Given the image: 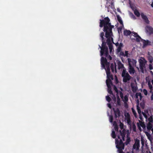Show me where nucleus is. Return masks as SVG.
<instances>
[{"mask_svg":"<svg viewBox=\"0 0 153 153\" xmlns=\"http://www.w3.org/2000/svg\"><path fill=\"white\" fill-rule=\"evenodd\" d=\"M131 33H133V34H134V36L136 37H137V36H138V35L137 34V33L134 32H131Z\"/></svg>","mask_w":153,"mask_h":153,"instance_id":"53","label":"nucleus"},{"mask_svg":"<svg viewBox=\"0 0 153 153\" xmlns=\"http://www.w3.org/2000/svg\"><path fill=\"white\" fill-rule=\"evenodd\" d=\"M151 6L153 7V2H152V4H151Z\"/></svg>","mask_w":153,"mask_h":153,"instance_id":"64","label":"nucleus"},{"mask_svg":"<svg viewBox=\"0 0 153 153\" xmlns=\"http://www.w3.org/2000/svg\"><path fill=\"white\" fill-rule=\"evenodd\" d=\"M123 47V45L122 43H120L119 44V45L118 46L117 49V52L119 53L121 51L122 48Z\"/></svg>","mask_w":153,"mask_h":153,"instance_id":"22","label":"nucleus"},{"mask_svg":"<svg viewBox=\"0 0 153 153\" xmlns=\"http://www.w3.org/2000/svg\"><path fill=\"white\" fill-rule=\"evenodd\" d=\"M120 135L122 137H125L126 133L124 131H121V130L120 131Z\"/></svg>","mask_w":153,"mask_h":153,"instance_id":"35","label":"nucleus"},{"mask_svg":"<svg viewBox=\"0 0 153 153\" xmlns=\"http://www.w3.org/2000/svg\"><path fill=\"white\" fill-rule=\"evenodd\" d=\"M136 95L137 96H139L140 97V100H141L143 97L142 96L140 92L136 93Z\"/></svg>","mask_w":153,"mask_h":153,"instance_id":"42","label":"nucleus"},{"mask_svg":"<svg viewBox=\"0 0 153 153\" xmlns=\"http://www.w3.org/2000/svg\"><path fill=\"white\" fill-rule=\"evenodd\" d=\"M146 30L150 34L153 33V28L150 26H147L146 27Z\"/></svg>","mask_w":153,"mask_h":153,"instance_id":"14","label":"nucleus"},{"mask_svg":"<svg viewBox=\"0 0 153 153\" xmlns=\"http://www.w3.org/2000/svg\"><path fill=\"white\" fill-rule=\"evenodd\" d=\"M132 128H133V130L134 131H136V127L134 124H133L132 125Z\"/></svg>","mask_w":153,"mask_h":153,"instance_id":"52","label":"nucleus"},{"mask_svg":"<svg viewBox=\"0 0 153 153\" xmlns=\"http://www.w3.org/2000/svg\"><path fill=\"white\" fill-rule=\"evenodd\" d=\"M119 94L121 98L122 99H123V93L121 91H120Z\"/></svg>","mask_w":153,"mask_h":153,"instance_id":"48","label":"nucleus"},{"mask_svg":"<svg viewBox=\"0 0 153 153\" xmlns=\"http://www.w3.org/2000/svg\"><path fill=\"white\" fill-rule=\"evenodd\" d=\"M128 72L131 74H134L135 73V70L133 66H131V65L130 66H129Z\"/></svg>","mask_w":153,"mask_h":153,"instance_id":"15","label":"nucleus"},{"mask_svg":"<svg viewBox=\"0 0 153 153\" xmlns=\"http://www.w3.org/2000/svg\"><path fill=\"white\" fill-rule=\"evenodd\" d=\"M125 57L126 56V57H128V51H126L125 52V53H124Z\"/></svg>","mask_w":153,"mask_h":153,"instance_id":"50","label":"nucleus"},{"mask_svg":"<svg viewBox=\"0 0 153 153\" xmlns=\"http://www.w3.org/2000/svg\"><path fill=\"white\" fill-rule=\"evenodd\" d=\"M116 147L118 149V151H119V153H123V150L124 149H123V147H120L118 146V145H117Z\"/></svg>","mask_w":153,"mask_h":153,"instance_id":"24","label":"nucleus"},{"mask_svg":"<svg viewBox=\"0 0 153 153\" xmlns=\"http://www.w3.org/2000/svg\"><path fill=\"white\" fill-rule=\"evenodd\" d=\"M131 141V139L130 137L128 135H127V139L125 143V144L126 145H127L129 144Z\"/></svg>","mask_w":153,"mask_h":153,"instance_id":"23","label":"nucleus"},{"mask_svg":"<svg viewBox=\"0 0 153 153\" xmlns=\"http://www.w3.org/2000/svg\"><path fill=\"white\" fill-rule=\"evenodd\" d=\"M114 90L117 93V95H118V93H119V91L118 90L117 88V87L115 86V85H114Z\"/></svg>","mask_w":153,"mask_h":153,"instance_id":"39","label":"nucleus"},{"mask_svg":"<svg viewBox=\"0 0 153 153\" xmlns=\"http://www.w3.org/2000/svg\"><path fill=\"white\" fill-rule=\"evenodd\" d=\"M111 137L113 138H115L116 137V135L115 132L114 131H113L111 133Z\"/></svg>","mask_w":153,"mask_h":153,"instance_id":"37","label":"nucleus"},{"mask_svg":"<svg viewBox=\"0 0 153 153\" xmlns=\"http://www.w3.org/2000/svg\"><path fill=\"white\" fill-rule=\"evenodd\" d=\"M142 114H143L144 117L146 118V120H147V119H148V116L147 115H146V114L145 112H142Z\"/></svg>","mask_w":153,"mask_h":153,"instance_id":"45","label":"nucleus"},{"mask_svg":"<svg viewBox=\"0 0 153 153\" xmlns=\"http://www.w3.org/2000/svg\"><path fill=\"white\" fill-rule=\"evenodd\" d=\"M141 16L144 21L147 24H149V21L148 19L147 16L145 15L143 13H142L141 14Z\"/></svg>","mask_w":153,"mask_h":153,"instance_id":"13","label":"nucleus"},{"mask_svg":"<svg viewBox=\"0 0 153 153\" xmlns=\"http://www.w3.org/2000/svg\"><path fill=\"white\" fill-rule=\"evenodd\" d=\"M115 143L117 145H118V146L120 147H123V149H124V144L123 143L122 140L121 139H120L119 141L118 140H116Z\"/></svg>","mask_w":153,"mask_h":153,"instance_id":"11","label":"nucleus"},{"mask_svg":"<svg viewBox=\"0 0 153 153\" xmlns=\"http://www.w3.org/2000/svg\"><path fill=\"white\" fill-rule=\"evenodd\" d=\"M105 55V56L107 58L109 59L110 60H111L112 59V58L111 57V56H110L108 54V55L107 56H106V55L105 54V53L104 55Z\"/></svg>","mask_w":153,"mask_h":153,"instance_id":"32","label":"nucleus"},{"mask_svg":"<svg viewBox=\"0 0 153 153\" xmlns=\"http://www.w3.org/2000/svg\"><path fill=\"white\" fill-rule=\"evenodd\" d=\"M116 67H117L116 64L115 62L114 63V65L113 63H112L111 64L110 68H111V71L112 72H114V68L115 72H117V71Z\"/></svg>","mask_w":153,"mask_h":153,"instance_id":"17","label":"nucleus"},{"mask_svg":"<svg viewBox=\"0 0 153 153\" xmlns=\"http://www.w3.org/2000/svg\"><path fill=\"white\" fill-rule=\"evenodd\" d=\"M105 71L106 73L107 79H111L112 80L113 79V76L111 74V72L110 71V68H107L105 69Z\"/></svg>","mask_w":153,"mask_h":153,"instance_id":"9","label":"nucleus"},{"mask_svg":"<svg viewBox=\"0 0 153 153\" xmlns=\"http://www.w3.org/2000/svg\"><path fill=\"white\" fill-rule=\"evenodd\" d=\"M120 55L125 57L124 53L123 51H120Z\"/></svg>","mask_w":153,"mask_h":153,"instance_id":"49","label":"nucleus"},{"mask_svg":"<svg viewBox=\"0 0 153 153\" xmlns=\"http://www.w3.org/2000/svg\"><path fill=\"white\" fill-rule=\"evenodd\" d=\"M124 101H126V102L128 101V97L126 95L124 97Z\"/></svg>","mask_w":153,"mask_h":153,"instance_id":"54","label":"nucleus"},{"mask_svg":"<svg viewBox=\"0 0 153 153\" xmlns=\"http://www.w3.org/2000/svg\"><path fill=\"white\" fill-rule=\"evenodd\" d=\"M102 1H106L105 5V7L107 8L108 9H110V7L111 8L112 5L113 4L112 0H102Z\"/></svg>","mask_w":153,"mask_h":153,"instance_id":"6","label":"nucleus"},{"mask_svg":"<svg viewBox=\"0 0 153 153\" xmlns=\"http://www.w3.org/2000/svg\"><path fill=\"white\" fill-rule=\"evenodd\" d=\"M152 124L149 123L147 125V128L148 130H150L152 128Z\"/></svg>","mask_w":153,"mask_h":153,"instance_id":"26","label":"nucleus"},{"mask_svg":"<svg viewBox=\"0 0 153 153\" xmlns=\"http://www.w3.org/2000/svg\"><path fill=\"white\" fill-rule=\"evenodd\" d=\"M137 38L136 39V41L137 42H139L140 41V40H141L142 41L143 39L141 38V37L138 35V36H137L136 37Z\"/></svg>","mask_w":153,"mask_h":153,"instance_id":"34","label":"nucleus"},{"mask_svg":"<svg viewBox=\"0 0 153 153\" xmlns=\"http://www.w3.org/2000/svg\"><path fill=\"white\" fill-rule=\"evenodd\" d=\"M147 61L145 60L144 61L142 59L139 60L140 68V71L142 73L144 72V69L145 68V64L146 63Z\"/></svg>","mask_w":153,"mask_h":153,"instance_id":"5","label":"nucleus"},{"mask_svg":"<svg viewBox=\"0 0 153 153\" xmlns=\"http://www.w3.org/2000/svg\"><path fill=\"white\" fill-rule=\"evenodd\" d=\"M152 94V95L151 96V99L152 100H153V92Z\"/></svg>","mask_w":153,"mask_h":153,"instance_id":"57","label":"nucleus"},{"mask_svg":"<svg viewBox=\"0 0 153 153\" xmlns=\"http://www.w3.org/2000/svg\"><path fill=\"white\" fill-rule=\"evenodd\" d=\"M142 41H143V48H145L148 45H149V44H150V42L149 40H145L143 39Z\"/></svg>","mask_w":153,"mask_h":153,"instance_id":"16","label":"nucleus"},{"mask_svg":"<svg viewBox=\"0 0 153 153\" xmlns=\"http://www.w3.org/2000/svg\"><path fill=\"white\" fill-rule=\"evenodd\" d=\"M123 33L124 35L128 36L130 35L131 32L130 30H124L123 31Z\"/></svg>","mask_w":153,"mask_h":153,"instance_id":"21","label":"nucleus"},{"mask_svg":"<svg viewBox=\"0 0 153 153\" xmlns=\"http://www.w3.org/2000/svg\"><path fill=\"white\" fill-rule=\"evenodd\" d=\"M150 91L149 92L151 93H152L153 92V88H152V89H150Z\"/></svg>","mask_w":153,"mask_h":153,"instance_id":"59","label":"nucleus"},{"mask_svg":"<svg viewBox=\"0 0 153 153\" xmlns=\"http://www.w3.org/2000/svg\"><path fill=\"white\" fill-rule=\"evenodd\" d=\"M148 59L150 63H152L153 61V57L151 55H149L148 56Z\"/></svg>","mask_w":153,"mask_h":153,"instance_id":"28","label":"nucleus"},{"mask_svg":"<svg viewBox=\"0 0 153 153\" xmlns=\"http://www.w3.org/2000/svg\"><path fill=\"white\" fill-rule=\"evenodd\" d=\"M100 27H103V31L105 32V36L107 38V43L108 45L110 53L111 54L114 51L112 42L114 43L112 37L113 36L112 29L114 26L111 25L110 19L108 17L105 18L103 19H100Z\"/></svg>","mask_w":153,"mask_h":153,"instance_id":"1","label":"nucleus"},{"mask_svg":"<svg viewBox=\"0 0 153 153\" xmlns=\"http://www.w3.org/2000/svg\"><path fill=\"white\" fill-rule=\"evenodd\" d=\"M121 76L123 78V82L126 83L128 81H129L132 78L129 74L126 71V69L125 68L123 69Z\"/></svg>","mask_w":153,"mask_h":153,"instance_id":"3","label":"nucleus"},{"mask_svg":"<svg viewBox=\"0 0 153 153\" xmlns=\"http://www.w3.org/2000/svg\"><path fill=\"white\" fill-rule=\"evenodd\" d=\"M153 116L152 115H151V116H150L149 118H148V120L149 121V123H153Z\"/></svg>","mask_w":153,"mask_h":153,"instance_id":"31","label":"nucleus"},{"mask_svg":"<svg viewBox=\"0 0 153 153\" xmlns=\"http://www.w3.org/2000/svg\"><path fill=\"white\" fill-rule=\"evenodd\" d=\"M140 147V140L137 139L135 140V143L133 146V149H136L138 150Z\"/></svg>","mask_w":153,"mask_h":153,"instance_id":"7","label":"nucleus"},{"mask_svg":"<svg viewBox=\"0 0 153 153\" xmlns=\"http://www.w3.org/2000/svg\"><path fill=\"white\" fill-rule=\"evenodd\" d=\"M127 60L129 66H130V65L132 66L136 65L137 62L135 60L128 58L127 59Z\"/></svg>","mask_w":153,"mask_h":153,"instance_id":"8","label":"nucleus"},{"mask_svg":"<svg viewBox=\"0 0 153 153\" xmlns=\"http://www.w3.org/2000/svg\"><path fill=\"white\" fill-rule=\"evenodd\" d=\"M149 68L150 70H152L153 69V68L152 65L151 64H150L149 65Z\"/></svg>","mask_w":153,"mask_h":153,"instance_id":"55","label":"nucleus"},{"mask_svg":"<svg viewBox=\"0 0 153 153\" xmlns=\"http://www.w3.org/2000/svg\"><path fill=\"white\" fill-rule=\"evenodd\" d=\"M139 114V118L140 120H141V121H143V118L142 117V114L141 113L140 114Z\"/></svg>","mask_w":153,"mask_h":153,"instance_id":"51","label":"nucleus"},{"mask_svg":"<svg viewBox=\"0 0 153 153\" xmlns=\"http://www.w3.org/2000/svg\"><path fill=\"white\" fill-rule=\"evenodd\" d=\"M101 63L102 67L105 70V69L110 68V63L108 62L107 59L103 57L101 58Z\"/></svg>","mask_w":153,"mask_h":153,"instance_id":"4","label":"nucleus"},{"mask_svg":"<svg viewBox=\"0 0 153 153\" xmlns=\"http://www.w3.org/2000/svg\"><path fill=\"white\" fill-rule=\"evenodd\" d=\"M117 17L118 21L119 22L121 25L123 26V22L121 19V17L119 15H117Z\"/></svg>","mask_w":153,"mask_h":153,"instance_id":"25","label":"nucleus"},{"mask_svg":"<svg viewBox=\"0 0 153 153\" xmlns=\"http://www.w3.org/2000/svg\"><path fill=\"white\" fill-rule=\"evenodd\" d=\"M117 105H121L120 100V97L118 95H117Z\"/></svg>","mask_w":153,"mask_h":153,"instance_id":"29","label":"nucleus"},{"mask_svg":"<svg viewBox=\"0 0 153 153\" xmlns=\"http://www.w3.org/2000/svg\"><path fill=\"white\" fill-rule=\"evenodd\" d=\"M104 33L103 32H101L100 34V36L101 37L102 43L101 47L99 45V48L101 49L100 53L101 56L104 55L105 52L106 56L107 55L108 53V48L106 46L107 42H105L104 39Z\"/></svg>","mask_w":153,"mask_h":153,"instance_id":"2","label":"nucleus"},{"mask_svg":"<svg viewBox=\"0 0 153 153\" xmlns=\"http://www.w3.org/2000/svg\"><path fill=\"white\" fill-rule=\"evenodd\" d=\"M148 85L149 89H152L153 88L152 85L151 84V83L149 81L148 82Z\"/></svg>","mask_w":153,"mask_h":153,"instance_id":"47","label":"nucleus"},{"mask_svg":"<svg viewBox=\"0 0 153 153\" xmlns=\"http://www.w3.org/2000/svg\"><path fill=\"white\" fill-rule=\"evenodd\" d=\"M107 105H108V107L110 108H111V104H110V103H108L107 104Z\"/></svg>","mask_w":153,"mask_h":153,"instance_id":"58","label":"nucleus"},{"mask_svg":"<svg viewBox=\"0 0 153 153\" xmlns=\"http://www.w3.org/2000/svg\"><path fill=\"white\" fill-rule=\"evenodd\" d=\"M114 44H115V45L116 46H118L119 45V43L118 42H117V43H114Z\"/></svg>","mask_w":153,"mask_h":153,"instance_id":"60","label":"nucleus"},{"mask_svg":"<svg viewBox=\"0 0 153 153\" xmlns=\"http://www.w3.org/2000/svg\"><path fill=\"white\" fill-rule=\"evenodd\" d=\"M126 117H127V123L128 124H130L131 123V121L130 120V115L128 113H127V115H125Z\"/></svg>","mask_w":153,"mask_h":153,"instance_id":"19","label":"nucleus"},{"mask_svg":"<svg viewBox=\"0 0 153 153\" xmlns=\"http://www.w3.org/2000/svg\"><path fill=\"white\" fill-rule=\"evenodd\" d=\"M143 92L144 94V95L146 96L148 94V91H147L145 89H144L143 90Z\"/></svg>","mask_w":153,"mask_h":153,"instance_id":"43","label":"nucleus"},{"mask_svg":"<svg viewBox=\"0 0 153 153\" xmlns=\"http://www.w3.org/2000/svg\"><path fill=\"white\" fill-rule=\"evenodd\" d=\"M113 117L112 115H110L109 116V121L110 122L112 123L113 121Z\"/></svg>","mask_w":153,"mask_h":153,"instance_id":"46","label":"nucleus"},{"mask_svg":"<svg viewBox=\"0 0 153 153\" xmlns=\"http://www.w3.org/2000/svg\"><path fill=\"white\" fill-rule=\"evenodd\" d=\"M137 112L139 114L141 113V111L140 107L138 105H137Z\"/></svg>","mask_w":153,"mask_h":153,"instance_id":"38","label":"nucleus"},{"mask_svg":"<svg viewBox=\"0 0 153 153\" xmlns=\"http://www.w3.org/2000/svg\"><path fill=\"white\" fill-rule=\"evenodd\" d=\"M117 64V67L118 69L120 70L121 69L125 68L124 66V65L120 61L117 60L116 61Z\"/></svg>","mask_w":153,"mask_h":153,"instance_id":"12","label":"nucleus"},{"mask_svg":"<svg viewBox=\"0 0 153 153\" xmlns=\"http://www.w3.org/2000/svg\"><path fill=\"white\" fill-rule=\"evenodd\" d=\"M150 72L151 73L152 75H153V72L152 71H150Z\"/></svg>","mask_w":153,"mask_h":153,"instance_id":"62","label":"nucleus"},{"mask_svg":"<svg viewBox=\"0 0 153 153\" xmlns=\"http://www.w3.org/2000/svg\"><path fill=\"white\" fill-rule=\"evenodd\" d=\"M145 134L147 137L148 139L150 141H151L152 140V137L151 134L148 132H146Z\"/></svg>","mask_w":153,"mask_h":153,"instance_id":"27","label":"nucleus"},{"mask_svg":"<svg viewBox=\"0 0 153 153\" xmlns=\"http://www.w3.org/2000/svg\"><path fill=\"white\" fill-rule=\"evenodd\" d=\"M113 110L114 111L115 117L116 118L117 117H119L120 116V113L119 109L117 108L116 109L113 108Z\"/></svg>","mask_w":153,"mask_h":153,"instance_id":"10","label":"nucleus"},{"mask_svg":"<svg viewBox=\"0 0 153 153\" xmlns=\"http://www.w3.org/2000/svg\"><path fill=\"white\" fill-rule=\"evenodd\" d=\"M134 14L137 17H139L140 16V13L139 11L136 9L134 11Z\"/></svg>","mask_w":153,"mask_h":153,"instance_id":"30","label":"nucleus"},{"mask_svg":"<svg viewBox=\"0 0 153 153\" xmlns=\"http://www.w3.org/2000/svg\"><path fill=\"white\" fill-rule=\"evenodd\" d=\"M106 83L108 87H110L111 85H112V82L110 79H107L106 80Z\"/></svg>","mask_w":153,"mask_h":153,"instance_id":"20","label":"nucleus"},{"mask_svg":"<svg viewBox=\"0 0 153 153\" xmlns=\"http://www.w3.org/2000/svg\"><path fill=\"white\" fill-rule=\"evenodd\" d=\"M135 97H136V98L137 99H138V96H137V95H136V94H135Z\"/></svg>","mask_w":153,"mask_h":153,"instance_id":"63","label":"nucleus"},{"mask_svg":"<svg viewBox=\"0 0 153 153\" xmlns=\"http://www.w3.org/2000/svg\"><path fill=\"white\" fill-rule=\"evenodd\" d=\"M114 129L116 131H118V128L117 125H116L114 126Z\"/></svg>","mask_w":153,"mask_h":153,"instance_id":"56","label":"nucleus"},{"mask_svg":"<svg viewBox=\"0 0 153 153\" xmlns=\"http://www.w3.org/2000/svg\"><path fill=\"white\" fill-rule=\"evenodd\" d=\"M131 17L134 19L136 18L135 16L133 14H132Z\"/></svg>","mask_w":153,"mask_h":153,"instance_id":"61","label":"nucleus"},{"mask_svg":"<svg viewBox=\"0 0 153 153\" xmlns=\"http://www.w3.org/2000/svg\"><path fill=\"white\" fill-rule=\"evenodd\" d=\"M139 122L140 123V126L141 127H143L145 126V124L144 122H142V121L140 120H139Z\"/></svg>","mask_w":153,"mask_h":153,"instance_id":"41","label":"nucleus"},{"mask_svg":"<svg viewBox=\"0 0 153 153\" xmlns=\"http://www.w3.org/2000/svg\"><path fill=\"white\" fill-rule=\"evenodd\" d=\"M132 112L135 118H137V114L136 112V111L133 108H131Z\"/></svg>","mask_w":153,"mask_h":153,"instance_id":"36","label":"nucleus"},{"mask_svg":"<svg viewBox=\"0 0 153 153\" xmlns=\"http://www.w3.org/2000/svg\"><path fill=\"white\" fill-rule=\"evenodd\" d=\"M120 128L121 129H123L124 128L123 124L121 122H120Z\"/></svg>","mask_w":153,"mask_h":153,"instance_id":"44","label":"nucleus"},{"mask_svg":"<svg viewBox=\"0 0 153 153\" xmlns=\"http://www.w3.org/2000/svg\"><path fill=\"white\" fill-rule=\"evenodd\" d=\"M131 88L132 91L133 92H135L137 90V86L134 85V83H131Z\"/></svg>","mask_w":153,"mask_h":153,"instance_id":"18","label":"nucleus"},{"mask_svg":"<svg viewBox=\"0 0 153 153\" xmlns=\"http://www.w3.org/2000/svg\"><path fill=\"white\" fill-rule=\"evenodd\" d=\"M106 99L107 101L109 102H110L111 100V98L108 96L106 97Z\"/></svg>","mask_w":153,"mask_h":153,"instance_id":"40","label":"nucleus"},{"mask_svg":"<svg viewBox=\"0 0 153 153\" xmlns=\"http://www.w3.org/2000/svg\"><path fill=\"white\" fill-rule=\"evenodd\" d=\"M108 92L110 94L113 95V92L111 91V86H110V87H108Z\"/></svg>","mask_w":153,"mask_h":153,"instance_id":"33","label":"nucleus"}]
</instances>
